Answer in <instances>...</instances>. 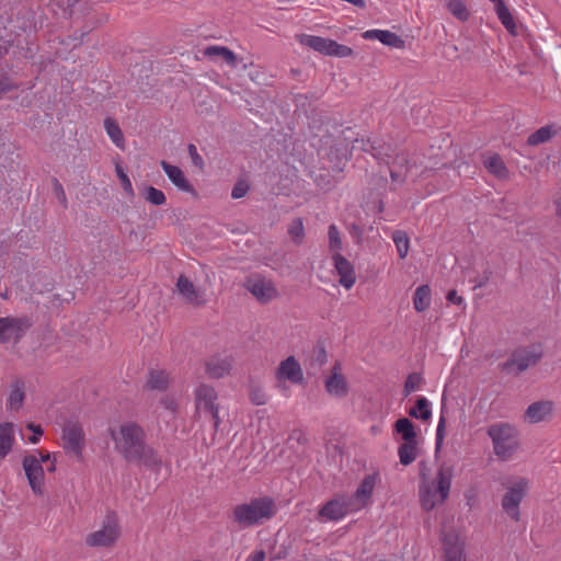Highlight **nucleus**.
<instances>
[{"mask_svg":"<svg viewBox=\"0 0 561 561\" xmlns=\"http://www.w3.org/2000/svg\"><path fill=\"white\" fill-rule=\"evenodd\" d=\"M116 450L127 462L144 466L150 470H159L161 459L158 453L146 443L144 428L135 422H126L119 426L118 433L111 430Z\"/></svg>","mask_w":561,"mask_h":561,"instance_id":"f257e3e1","label":"nucleus"},{"mask_svg":"<svg viewBox=\"0 0 561 561\" xmlns=\"http://www.w3.org/2000/svg\"><path fill=\"white\" fill-rule=\"evenodd\" d=\"M454 478V466L443 462L434 480H430L421 471L419 483V495L421 506L424 511H432L437 504H443L449 495L451 480Z\"/></svg>","mask_w":561,"mask_h":561,"instance_id":"f03ea898","label":"nucleus"},{"mask_svg":"<svg viewBox=\"0 0 561 561\" xmlns=\"http://www.w3.org/2000/svg\"><path fill=\"white\" fill-rule=\"evenodd\" d=\"M277 505L270 496L251 499L248 503L238 504L232 510L231 518L239 529L263 525L277 514Z\"/></svg>","mask_w":561,"mask_h":561,"instance_id":"7ed1b4c3","label":"nucleus"},{"mask_svg":"<svg viewBox=\"0 0 561 561\" xmlns=\"http://www.w3.org/2000/svg\"><path fill=\"white\" fill-rule=\"evenodd\" d=\"M486 434L492 440L494 455L502 461L510 460L519 448L518 431L510 423L491 424Z\"/></svg>","mask_w":561,"mask_h":561,"instance_id":"20e7f679","label":"nucleus"},{"mask_svg":"<svg viewBox=\"0 0 561 561\" xmlns=\"http://www.w3.org/2000/svg\"><path fill=\"white\" fill-rule=\"evenodd\" d=\"M542 357L543 351L540 345L519 346L499 365V368L506 375L519 376L528 368L536 366Z\"/></svg>","mask_w":561,"mask_h":561,"instance_id":"39448f33","label":"nucleus"},{"mask_svg":"<svg viewBox=\"0 0 561 561\" xmlns=\"http://www.w3.org/2000/svg\"><path fill=\"white\" fill-rule=\"evenodd\" d=\"M319 156L327 169L335 172L343 171L351 157L347 139L336 138L330 144L327 141L319 150Z\"/></svg>","mask_w":561,"mask_h":561,"instance_id":"423d86ee","label":"nucleus"},{"mask_svg":"<svg viewBox=\"0 0 561 561\" xmlns=\"http://www.w3.org/2000/svg\"><path fill=\"white\" fill-rule=\"evenodd\" d=\"M357 511L353 499L348 495H335L329 500L318 512L320 520H340L348 513Z\"/></svg>","mask_w":561,"mask_h":561,"instance_id":"0eeeda50","label":"nucleus"},{"mask_svg":"<svg viewBox=\"0 0 561 561\" xmlns=\"http://www.w3.org/2000/svg\"><path fill=\"white\" fill-rule=\"evenodd\" d=\"M64 448L72 453L79 460L85 445V435L82 425L77 421H67L62 426Z\"/></svg>","mask_w":561,"mask_h":561,"instance_id":"6e6552de","label":"nucleus"},{"mask_svg":"<svg viewBox=\"0 0 561 561\" xmlns=\"http://www.w3.org/2000/svg\"><path fill=\"white\" fill-rule=\"evenodd\" d=\"M31 327L32 321L27 317L0 318V343L19 342Z\"/></svg>","mask_w":561,"mask_h":561,"instance_id":"1a4fd4ad","label":"nucleus"},{"mask_svg":"<svg viewBox=\"0 0 561 561\" xmlns=\"http://www.w3.org/2000/svg\"><path fill=\"white\" fill-rule=\"evenodd\" d=\"M528 481L522 478L507 489L502 499V508L516 522H518L520 517L519 504L526 495Z\"/></svg>","mask_w":561,"mask_h":561,"instance_id":"9d476101","label":"nucleus"},{"mask_svg":"<svg viewBox=\"0 0 561 561\" xmlns=\"http://www.w3.org/2000/svg\"><path fill=\"white\" fill-rule=\"evenodd\" d=\"M244 287L262 304H266L277 296V289L273 283L261 275L248 277Z\"/></svg>","mask_w":561,"mask_h":561,"instance_id":"9b49d317","label":"nucleus"},{"mask_svg":"<svg viewBox=\"0 0 561 561\" xmlns=\"http://www.w3.org/2000/svg\"><path fill=\"white\" fill-rule=\"evenodd\" d=\"M22 465L31 489L35 494H42L44 469L41 461L34 455H26Z\"/></svg>","mask_w":561,"mask_h":561,"instance_id":"f8f14e48","label":"nucleus"},{"mask_svg":"<svg viewBox=\"0 0 561 561\" xmlns=\"http://www.w3.org/2000/svg\"><path fill=\"white\" fill-rule=\"evenodd\" d=\"M56 5L62 18L72 22L89 16L92 10L88 0H58Z\"/></svg>","mask_w":561,"mask_h":561,"instance_id":"ddd939ff","label":"nucleus"},{"mask_svg":"<svg viewBox=\"0 0 561 561\" xmlns=\"http://www.w3.org/2000/svg\"><path fill=\"white\" fill-rule=\"evenodd\" d=\"M118 537L117 526L114 519L107 518V522L100 530L88 535L85 542L91 547H108L113 545Z\"/></svg>","mask_w":561,"mask_h":561,"instance_id":"4468645a","label":"nucleus"},{"mask_svg":"<svg viewBox=\"0 0 561 561\" xmlns=\"http://www.w3.org/2000/svg\"><path fill=\"white\" fill-rule=\"evenodd\" d=\"M443 559L444 561H466L465 543L453 531L444 535Z\"/></svg>","mask_w":561,"mask_h":561,"instance_id":"2eb2a0df","label":"nucleus"},{"mask_svg":"<svg viewBox=\"0 0 561 561\" xmlns=\"http://www.w3.org/2000/svg\"><path fill=\"white\" fill-rule=\"evenodd\" d=\"M328 362L325 344L318 340L305 360V367L309 376H316L320 373L323 365Z\"/></svg>","mask_w":561,"mask_h":561,"instance_id":"dca6fc26","label":"nucleus"},{"mask_svg":"<svg viewBox=\"0 0 561 561\" xmlns=\"http://www.w3.org/2000/svg\"><path fill=\"white\" fill-rule=\"evenodd\" d=\"M276 377L278 380H288L291 383H300L304 380V374L300 364L294 356H288L282 360Z\"/></svg>","mask_w":561,"mask_h":561,"instance_id":"f3484780","label":"nucleus"},{"mask_svg":"<svg viewBox=\"0 0 561 561\" xmlns=\"http://www.w3.org/2000/svg\"><path fill=\"white\" fill-rule=\"evenodd\" d=\"M161 167L169 180L182 192L191 194L193 197H198L197 191L185 178L184 172L176 165H172L167 161L161 162Z\"/></svg>","mask_w":561,"mask_h":561,"instance_id":"a211bd4d","label":"nucleus"},{"mask_svg":"<svg viewBox=\"0 0 561 561\" xmlns=\"http://www.w3.org/2000/svg\"><path fill=\"white\" fill-rule=\"evenodd\" d=\"M554 404L549 400L536 401L525 411V420L535 424L549 420L552 416Z\"/></svg>","mask_w":561,"mask_h":561,"instance_id":"6ab92c4d","label":"nucleus"},{"mask_svg":"<svg viewBox=\"0 0 561 561\" xmlns=\"http://www.w3.org/2000/svg\"><path fill=\"white\" fill-rule=\"evenodd\" d=\"M334 267L340 276L339 283L350 289L356 282V274L353 265L340 253H333Z\"/></svg>","mask_w":561,"mask_h":561,"instance_id":"aec40b11","label":"nucleus"},{"mask_svg":"<svg viewBox=\"0 0 561 561\" xmlns=\"http://www.w3.org/2000/svg\"><path fill=\"white\" fill-rule=\"evenodd\" d=\"M217 392L215 389L207 385H201L195 392V405L196 410L201 413L206 414L211 412L218 407L216 403Z\"/></svg>","mask_w":561,"mask_h":561,"instance_id":"412c9836","label":"nucleus"},{"mask_svg":"<svg viewBox=\"0 0 561 561\" xmlns=\"http://www.w3.org/2000/svg\"><path fill=\"white\" fill-rule=\"evenodd\" d=\"M340 364L335 363L332 368V374L325 380V390L329 394L344 398L347 396L348 388L344 376L340 373Z\"/></svg>","mask_w":561,"mask_h":561,"instance_id":"4be33fe9","label":"nucleus"},{"mask_svg":"<svg viewBox=\"0 0 561 561\" xmlns=\"http://www.w3.org/2000/svg\"><path fill=\"white\" fill-rule=\"evenodd\" d=\"M176 288L188 304L194 306L205 305L206 299L204 294L196 289L194 284L186 276L180 275L176 282Z\"/></svg>","mask_w":561,"mask_h":561,"instance_id":"5701e85b","label":"nucleus"},{"mask_svg":"<svg viewBox=\"0 0 561 561\" xmlns=\"http://www.w3.org/2000/svg\"><path fill=\"white\" fill-rule=\"evenodd\" d=\"M376 480V473L366 476L360 482L356 492L350 496V499H353V503L356 505V510H359L367 504L375 488Z\"/></svg>","mask_w":561,"mask_h":561,"instance_id":"b1692460","label":"nucleus"},{"mask_svg":"<svg viewBox=\"0 0 561 561\" xmlns=\"http://www.w3.org/2000/svg\"><path fill=\"white\" fill-rule=\"evenodd\" d=\"M363 36L366 39H378L383 45L394 48H403L405 44L399 35L387 30H369Z\"/></svg>","mask_w":561,"mask_h":561,"instance_id":"393cba45","label":"nucleus"},{"mask_svg":"<svg viewBox=\"0 0 561 561\" xmlns=\"http://www.w3.org/2000/svg\"><path fill=\"white\" fill-rule=\"evenodd\" d=\"M14 442V424L11 422L0 424V459L5 458L12 450Z\"/></svg>","mask_w":561,"mask_h":561,"instance_id":"a878e982","label":"nucleus"},{"mask_svg":"<svg viewBox=\"0 0 561 561\" xmlns=\"http://www.w3.org/2000/svg\"><path fill=\"white\" fill-rule=\"evenodd\" d=\"M203 55L213 60L217 58H221L226 61L227 65L234 67L237 64L236 54L227 47L224 46H207L203 49Z\"/></svg>","mask_w":561,"mask_h":561,"instance_id":"bb28decb","label":"nucleus"},{"mask_svg":"<svg viewBox=\"0 0 561 561\" xmlns=\"http://www.w3.org/2000/svg\"><path fill=\"white\" fill-rule=\"evenodd\" d=\"M230 368L231 364L227 357H213L206 363V374L210 378H222L225 375L229 374Z\"/></svg>","mask_w":561,"mask_h":561,"instance_id":"cd10ccee","label":"nucleus"},{"mask_svg":"<svg viewBox=\"0 0 561 561\" xmlns=\"http://www.w3.org/2000/svg\"><path fill=\"white\" fill-rule=\"evenodd\" d=\"M494 10L496 12V15L503 26L507 30L508 33L512 35L517 34V26L515 23V20L510 12L507 5L505 4L504 0H499L494 3Z\"/></svg>","mask_w":561,"mask_h":561,"instance_id":"c85d7f7f","label":"nucleus"},{"mask_svg":"<svg viewBox=\"0 0 561 561\" xmlns=\"http://www.w3.org/2000/svg\"><path fill=\"white\" fill-rule=\"evenodd\" d=\"M393 430L401 436L403 442H416V427L410 419H398L393 424Z\"/></svg>","mask_w":561,"mask_h":561,"instance_id":"c756f323","label":"nucleus"},{"mask_svg":"<svg viewBox=\"0 0 561 561\" xmlns=\"http://www.w3.org/2000/svg\"><path fill=\"white\" fill-rule=\"evenodd\" d=\"M359 150L364 152H369L376 159H382L383 156H388V152L385 151V147L379 145L376 146L375 142L370 141V139H355L352 144V148L350 151Z\"/></svg>","mask_w":561,"mask_h":561,"instance_id":"7c9ffc66","label":"nucleus"},{"mask_svg":"<svg viewBox=\"0 0 561 561\" xmlns=\"http://www.w3.org/2000/svg\"><path fill=\"white\" fill-rule=\"evenodd\" d=\"M484 168L497 179H506L508 170L500 154H492L484 159Z\"/></svg>","mask_w":561,"mask_h":561,"instance_id":"2f4dec72","label":"nucleus"},{"mask_svg":"<svg viewBox=\"0 0 561 561\" xmlns=\"http://www.w3.org/2000/svg\"><path fill=\"white\" fill-rule=\"evenodd\" d=\"M25 383L22 379H16L11 386V392L8 399V407L11 410H19L25 399Z\"/></svg>","mask_w":561,"mask_h":561,"instance_id":"473e14b6","label":"nucleus"},{"mask_svg":"<svg viewBox=\"0 0 561 561\" xmlns=\"http://www.w3.org/2000/svg\"><path fill=\"white\" fill-rule=\"evenodd\" d=\"M411 417L428 421L432 416L431 403L425 397H419L414 407L409 410Z\"/></svg>","mask_w":561,"mask_h":561,"instance_id":"72a5a7b5","label":"nucleus"},{"mask_svg":"<svg viewBox=\"0 0 561 561\" xmlns=\"http://www.w3.org/2000/svg\"><path fill=\"white\" fill-rule=\"evenodd\" d=\"M414 309L419 312L425 311L431 305V288L428 285H421L416 288L413 297Z\"/></svg>","mask_w":561,"mask_h":561,"instance_id":"f704fd0d","label":"nucleus"},{"mask_svg":"<svg viewBox=\"0 0 561 561\" xmlns=\"http://www.w3.org/2000/svg\"><path fill=\"white\" fill-rule=\"evenodd\" d=\"M417 442H403L398 448L400 462L403 466L411 465L416 458Z\"/></svg>","mask_w":561,"mask_h":561,"instance_id":"c9c22d12","label":"nucleus"},{"mask_svg":"<svg viewBox=\"0 0 561 561\" xmlns=\"http://www.w3.org/2000/svg\"><path fill=\"white\" fill-rule=\"evenodd\" d=\"M554 134L556 131L553 130L552 126H542L528 137L527 144L529 146H538L540 144L549 141Z\"/></svg>","mask_w":561,"mask_h":561,"instance_id":"e433bc0d","label":"nucleus"},{"mask_svg":"<svg viewBox=\"0 0 561 561\" xmlns=\"http://www.w3.org/2000/svg\"><path fill=\"white\" fill-rule=\"evenodd\" d=\"M297 38L301 45L307 46L320 54H323V50L325 49L327 39H328L324 37L313 36V35H308V34H300L297 36Z\"/></svg>","mask_w":561,"mask_h":561,"instance_id":"4c0bfd02","label":"nucleus"},{"mask_svg":"<svg viewBox=\"0 0 561 561\" xmlns=\"http://www.w3.org/2000/svg\"><path fill=\"white\" fill-rule=\"evenodd\" d=\"M169 375L163 370H151L148 386L150 389L163 391L168 388Z\"/></svg>","mask_w":561,"mask_h":561,"instance_id":"58836bf2","label":"nucleus"},{"mask_svg":"<svg viewBox=\"0 0 561 561\" xmlns=\"http://www.w3.org/2000/svg\"><path fill=\"white\" fill-rule=\"evenodd\" d=\"M466 0H453L451 2H448L445 7L446 9L459 21L466 22L469 16L470 12L466 7L465 3Z\"/></svg>","mask_w":561,"mask_h":561,"instance_id":"ea45409f","label":"nucleus"},{"mask_svg":"<svg viewBox=\"0 0 561 561\" xmlns=\"http://www.w3.org/2000/svg\"><path fill=\"white\" fill-rule=\"evenodd\" d=\"M104 127L111 140L117 147H121L124 141V136L119 125L113 118L107 117L104 121Z\"/></svg>","mask_w":561,"mask_h":561,"instance_id":"a19ab883","label":"nucleus"},{"mask_svg":"<svg viewBox=\"0 0 561 561\" xmlns=\"http://www.w3.org/2000/svg\"><path fill=\"white\" fill-rule=\"evenodd\" d=\"M144 198L154 206H160L165 204L167 197L165 194L151 185L146 186L142 193Z\"/></svg>","mask_w":561,"mask_h":561,"instance_id":"79ce46f5","label":"nucleus"},{"mask_svg":"<svg viewBox=\"0 0 561 561\" xmlns=\"http://www.w3.org/2000/svg\"><path fill=\"white\" fill-rule=\"evenodd\" d=\"M392 240L396 244L400 259H404L409 252V237L404 231L396 230L392 233Z\"/></svg>","mask_w":561,"mask_h":561,"instance_id":"37998d69","label":"nucleus"},{"mask_svg":"<svg viewBox=\"0 0 561 561\" xmlns=\"http://www.w3.org/2000/svg\"><path fill=\"white\" fill-rule=\"evenodd\" d=\"M424 383V379L419 373H411L408 375L407 380L404 382L403 393L404 397H408L412 392L419 390Z\"/></svg>","mask_w":561,"mask_h":561,"instance_id":"c03bdc74","label":"nucleus"},{"mask_svg":"<svg viewBox=\"0 0 561 561\" xmlns=\"http://www.w3.org/2000/svg\"><path fill=\"white\" fill-rule=\"evenodd\" d=\"M288 234L296 244L302 242V239L305 237V228L301 218H296L291 221L288 228Z\"/></svg>","mask_w":561,"mask_h":561,"instance_id":"a18cd8bd","label":"nucleus"},{"mask_svg":"<svg viewBox=\"0 0 561 561\" xmlns=\"http://www.w3.org/2000/svg\"><path fill=\"white\" fill-rule=\"evenodd\" d=\"M328 238L330 251L339 253V251L342 249V239L340 236V231L334 224L329 226Z\"/></svg>","mask_w":561,"mask_h":561,"instance_id":"49530a36","label":"nucleus"},{"mask_svg":"<svg viewBox=\"0 0 561 561\" xmlns=\"http://www.w3.org/2000/svg\"><path fill=\"white\" fill-rule=\"evenodd\" d=\"M93 30V26L88 24L83 25L80 32L76 31L72 35H69L66 39L62 41V44L70 45L71 43L73 47L80 46L84 37Z\"/></svg>","mask_w":561,"mask_h":561,"instance_id":"de8ad7c7","label":"nucleus"},{"mask_svg":"<svg viewBox=\"0 0 561 561\" xmlns=\"http://www.w3.org/2000/svg\"><path fill=\"white\" fill-rule=\"evenodd\" d=\"M115 171H116L117 178L121 181L123 190L129 197L133 198L135 196V192H134V188H133V185H131V182H130L128 175L125 173L124 169L118 163L115 167Z\"/></svg>","mask_w":561,"mask_h":561,"instance_id":"09e8293b","label":"nucleus"},{"mask_svg":"<svg viewBox=\"0 0 561 561\" xmlns=\"http://www.w3.org/2000/svg\"><path fill=\"white\" fill-rule=\"evenodd\" d=\"M445 425L446 420L442 414L436 428V437H435V453L437 454L443 446L444 437H445Z\"/></svg>","mask_w":561,"mask_h":561,"instance_id":"8fccbe9b","label":"nucleus"},{"mask_svg":"<svg viewBox=\"0 0 561 561\" xmlns=\"http://www.w3.org/2000/svg\"><path fill=\"white\" fill-rule=\"evenodd\" d=\"M187 150H188V154L192 159V163L199 170H203L205 162H204V159L202 158V156L197 152L196 146L193 144H190L187 147Z\"/></svg>","mask_w":561,"mask_h":561,"instance_id":"3c124183","label":"nucleus"},{"mask_svg":"<svg viewBox=\"0 0 561 561\" xmlns=\"http://www.w3.org/2000/svg\"><path fill=\"white\" fill-rule=\"evenodd\" d=\"M53 191L59 203L66 208L67 207V197L65 190L60 182L57 179H53Z\"/></svg>","mask_w":561,"mask_h":561,"instance_id":"603ef678","label":"nucleus"},{"mask_svg":"<svg viewBox=\"0 0 561 561\" xmlns=\"http://www.w3.org/2000/svg\"><path fill=\"white\" fill-rule=\"evenodd\" d=\"M249 191V185L244 181H239L234 184L232 191H231V197L234 199H239L243 197Z\"/></svg>","mask_w":561,"mask_h":561,"instance_id":"864d4df0","label":"nucleus"},{"mask_svg":"<svg viewBox=\"0 0 561 561\" xmlns=\"http://www.w3.org/2000/svg\"><path fill=\"white\" fill-rule=\"evenodd\" d=\"M26 427L27 430L33 432V435L28 438L30 442L32 444H36L44 433L43 428L41 427V425H35L34 423H28Z\"/></svg>","mask_w":561,"mask_h":561,"instance_id":"5fc2aeb1","label":"nucleus"},{"mask_svg":"<svg viewBox=\"0 0 561 561\" xmlns=\"http://www.w3.org/2000/svg\"><path fill=\"white\" fill-rule=\"evenodd\" d=\"M493 272L490 270V268H486L484 272H483V275L481 277H478L474 279V288H481V287H484L489 280H490V277L492 276Z\"/></svg>","mask_w":561,"mask_h":561,"instance_id":"6e6d98bb","label":"nucleus"},{"mask_svg":"<svg viewBox=\"0 0 561 561\" xmlns=\"http://www.w3.org/2000/svg\"><path fill=\"white\" fill-rule=\"evenodd\" d=\"M353 54V49L346 45L336 44L335 56L336 57H348Z\"/></svg>","mask_w":561,"mask_h":561,"instance_id":"4d7b16f0","label":"nucleus"},{"mask_svg":"<svg viewBox=\"0 0 561 561\" xmlns=\"http://www.w3.org/2000/svg\"><path fill=\"white\" fill-rule=\"evenodd\" d=\"M409 160L405 153H399L394 157L392 164L394 167L404 168L408 164Z\"/></svg>","mask_w":561,"mask_h":561,"instance_id":"13d9d810","label":"nucleus"},{"mask_svg":"<svg viewBox=\"0 0 561 561\" xmlns=\"http://www.w3.org/2000/svg\"><path fill=\"white\" fill-rule=\"evenodd\" d=\"M218 410H219V408L217 407L211 412L206 413V415H208L209 419L213 421V426H214L215 432L218 430L219 424H220V417L218 414Z\"/></svg>","mask_w":561,"mask_h":561,"instance_id":"bf43d9fd","label":"nucleus"},{"mask_svg":"<svg viewBox=\"0 0 561 561\" xmlns=\"http://www.w3.org/2000/svg\"><path fill=\"white\" fill-rule=\"evenodd\" d=\"M218 410H219V408L217 407L211 412L206 413V415H208L209 419L213 421V426H214L215 432L218 430L219 424H220V417L218 414Z\"/></svg>","mask_w":561,"mask_h":561,"instance_id":"052dcab7","label":"nucleus"},{"mask_svg":"<svg viewBox=\"0 0 561 561\" xmlns=\"http://www.w3.org/2000/svg\"><path fill=\"white\" fill-rule=\"evenodd\" d=\"M336 44H337V42L328 38L327 44H325V49L323 50V55L335 56Z\"/></svg>","mask_w":561,"mask_h":561,"instance_id":"680f3d73","label":"nucleus"},{"mask_svg":"<svg viewBox=\"0 0 561 561\" xmlns=\"http://www.w3.org/2000/svg\"><path fill=\"white\" fill-rule=\"evenodd\" d=\"M446 299L451 302V304H456V305H461L463 302V298L461 296H458L457 295V291L455 289L453 290H449L447 293V296H446Z\"/></svg>","mask_w":561,"mask_h":561,"instance_id":"e2e57ef3","label":"nucleus"},{"mask_svg":"<svg viewBox=\"0 0 561 561\" xmlns=\"http://www.w3.org/2000/svg\"><path fill=\"white\" fill-rule=\"evenodd\" d=\"M251 401L256 405H262L266 402L264 393L260 391H253L251 393Z\"/></svg>","mask_w":561,"mask_h":561,"instance_id":"0e129e2a","label":"nucleus"},{"mask_svg":"<svg viewBox=\"0 0 561 561\" xmlns=\"http://www.w3.org/2000/svg\"><path fill=\"white\" fill-rule=\"evenodd\" d=\"M318 185L324 190H330L333 184L329 175H320V179H317Z\"/></svg>","mask_w":561,"mask_h":561,"instance_id":"69168bd1","label":"nucleus"},{"mask_svg":"<svg viewBox=\"0 0 561 561\" xmlns=\"http://www.w3.org/2000/svg\"><path fill=\"white\" fill-rule=\"evenodd\" d=\"M265 557H266V554H265L264 550H257V551L253 552L251 556H249L247 561H264Z\"/></svg>","mask_w":561,"mask_h":561,"instance_id":"338daca9","label":"nucleus"},{"mask_svg":"<svg viewBox=\"0 0 561 561\" xmlns=\"http://www.w3.org/2000/svg\"><path fill=\"white\" fill-rule=\"evenodd\" d=\"M10 46V41H7L0 36V58L8 54Z\"/></svg>","mask_w":561,"mask_h":561,"instance_id":"774afa93","label":"nucleus"}]
</instances>
